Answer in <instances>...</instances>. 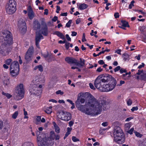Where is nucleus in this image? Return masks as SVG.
Masks as SVG:
<instances>
[{
    "instance_id": "50",
    "label": "nucleus",
    "mask_w": 146,
    "mask_h": 146,
    "mask_svg": "<svg viewBox=\"0 0 146 146\" xmlns=\"http://www.w3.org/2000/svg\"><path fill=\"white\" fill-rule=\"evenodd\" d=\"M125 82L124 81L121 80L120 81V84H117V86H120L122 85V84H123L125 83Z\"/></svg>"
},
{
    "instance_id": "62",
    "label": "nucleus",
    "mask_w": 146,
    "mask_h": 146,
    "mask_svg": "<svg viewBox=\"0 0 146 146\" xmlns=\"http://www.w3.org/2000/svg\"><path fill=\"white\" fill-rule=\"evenodd\" d=\"M58 17H57L55 16L54 18L52 19V20L54 22H55L57 20Z\"/></svg>"
},
{
    "instance_id": "28",
    "label": "nucleus",
    "mask_w": 146,
    "mask_h": 146,
    "mask_svg": "<svg viewBox=\"0 0 146 146\" xmlns=\"http://www.w3.org/2000/svg\"><path fill=\"white\" fill-rule=\"evenodd\" d=\"M121 23L122 26L124 27H129L128 22L124 20L121 21Z\"/></svg>"
},
{
    "instance_id": "61",
    "label": "nucleus",
    "mask_w": 146,
    "mask_h": 146,
    "mask_svg": "<svg viewBox=\"0 0 146 146\" xmlns=\"http://www.w3.org/2000/svg\"><path fill=\"white\" fill-rule=\"evenodd\" d=\"M66 37L68 41H70L71 40V38L69 36L68 34H66Z\"/></svg>"
},
{
    "instance_id": "59",
    "label": "nucleus",
    "mask_w": 146,
    "mask_h": 146,
    "mask_svg": "<svg viewBox=\"0 0 146 146\" xmlns=\"http://www.w3.org/2000/svg\"><path fill=\"white\" fill-rule=\"evenodd\" d=\"M60 7L59 6H56V12L57 13H59V11L60 10Z\"/></svg>"
},
{
    "instance_id": "8",
    "label": "nucleus",
    "mask_w": 146,
    "mask_h": 146,
    "mask_svg": "<svg viewBox=\"0 0 146 146\" xmlns=\"http://www.w3.org/2000/svg\"><path fill=\"white\" fill-rule=\"evenodd\" d=\"M17 3L14 0H9V3L6 7V11L9 14L14 13L17 10Z\"/></svg>"
},
{
    "instance_id": "39",
    "label": "nucleus",
    "mask_w": 146,
    "mask_h": 146,
    "mask_svg": "<svg viewBox=\"0 0 146 146\" xmlns=\"http://www.w3.org/2000/svg\"><path fill=\"white\" fill-rule=\"evenodd\" d=\"M72 20H70L66 24V26L68 27H69L70 26V25L72 22Z\"/></svg>"
},
{
    "instance_id": "30",
    "label": "nucleus",
    "mask_w": 146,
    "mask_h": 146,
    "mask_svg": "<svg viewBox=\"0 0 146 146\" xmlns=\"http://www.w3.org/2000/svg\"><path fill=\"white\" fill-rule=\"evenodd\" d=\"M12 59L9 58L6 59L5 61V63L8 65H9L12 62Z\"/></svg>"
},
{
    "instance_id": "33",
    "label": "nucleus",
    "mask_w": 146,
    "mask_h": 146,
    "mask_svg": "<svg viewBox=\"0 0 146 146\" xmlns=\"http://www.w3.org/2000/svg\"><path fill=\"white\" fill-rule=\"evenodd\" d=\"M141 78L142 80L146 81V72L141 75Z\"/></svg>"
},
{
    "instance_id": "15",
    "label": "nucleus",
    "mask_w": 146,
    "mask_h": 146,
    "mask_svg": "<svg viewBox=\"0 0 146 146\" xmlns=\"http://www.w3.org/2000/svg\"><path fill=\"white\" fill-rule=\"evenodd\" d=\"M98 76H100V79L103 83H105L108 82L110 79H112V78H113L111 76H109L108 75H100Z\"/></svg>"
},
{
    "instance_id": "58",
    "label": "nucleus",
    "mask_w": 146,
    "mask_h": 146,
    "mask_svg": "<svg viewBox=\"0 0 146 146\" xmlns=\"http://www.w3.org/2000/svg\"><path fill=\"white\" fill-rule=\"evenodd\" d=\"M114 16L115 17V18H117L119 17V15L118 13H115Z\"/></svg>"
},
{
    "instance_id": "10",
    "label": "nucleus",
    "mask_w": 146,
    "mask_h": 146,
    "mask_svg": "<svg viewBox=\"0 0 146 146\" xmlns=\"http://www.w3.org/2000/svg\"><path fill=\"white\" fill-rule=\"evenodd\" d=\"M57 116L58 118L62 120L68 121L71 119V115L66 111H62L57 113Z\"/></svg>"
},
{
    "instance_id": "53",
    "label": "nucleus",
    "mask_w": 146,
    "mask_h": 146,
    "mask_svg": "<svg viewBox=\"0 0 146 146\" xmlns=\"http://www.w3.org/2000/svg\"><path fill=\"white\" fill-rule=\"evenodd\" d=\"M89 84L90 87L91 89H93L94 90L95 89V88L94 87V85L92 83H89Z\"/></svg>"
},
{
    "instance_id": "4",
    "label": "nucleus",
    "mask_w": 146,
    "mask_h": 146,
    "mask_svg": "<svg viewBox=\"0 0 146 146\" xmlns=\"http://www.w3.org/2000/svg\"><path fill=\"white\" fill-rule=\"evenodd\" d=\"M85 100L80 97H78L77 100L75 102L76 106L78 110L86 114H90V111H89L87 108L86 107V104L84 106L81 105L82 104L84 103Z\"/></svg>"
},
{
    "instance_id": "57",
    "label": "nucleus",
    "mask_w": 146,
    "mask_h": 146,
    "mask_svg": "<svg viewBox=\"0 0 146 146\" xmlns=\"http://www.w3.org/2000/svg\"><path fill=\"white\" fill-rule=\"evenodd\" d=\"M3 122L1 121L0 120V129H2L3 127Z\"/></svg>"
},
{
    "instance_id": "60",
    "label": "nucleus",
    "mask_w": 146,
    "mask_h": 146,
    "mask_svg": "<svg viewBox=\"0 0 146 146\" xmlns=\"http://www.w3.org/2000/svg\"><path fill=\"white\" fill-rule=\"evenodd\" d=\"M60 137V136L59 135H56V136H55V138L54 139H55L56 140H58L59 139Z\"/></svg>"
},
{
    "instance_id": "12",
    "label": "nucleus",
    "mask_w": 146,
    "mask_h": 146,
    "mask_svg": "<svg viewBox=\"0 0 146 146\" xmlns=\"http://www.w3.org/2000/svg\"><path fill=\"white\" fill-rule=\"evenodd\" d=\"M18 26L19 30L22 33H25L26 31L27 27L26 23L24 20L21 19L20 20L18 23Z\"/></svg>"
},
{
    "instance_id": "14",
    "label": "nucleus",
    "mask_w": 146,
    "mask_h": 146,
    "mask_svg": "<svg viewBox=\"0 0 146 146\" xmlns=\"http://www.w3.org/2000/svg\"><path fill=\"white\" fill-rule=\"evenodd\" d=\"M11 49L9 48L3 44L0 47V53L3 56L8 55Z\"/></svg>"
},
{
    "instance_id": "41",
    "label": "nucleus",
    "mask_w": 146,
    "mask_h": 146,
    "mask_svg": "<svg viewBox=\"0 0 146 146\" xmlns=\"http://www.w3.org/2000/svg\"><path fill=\"white\" fill-rule=\"evenodd\" d=\"M72 141L74 142L78 141H80L79 139L77 138L75 136H73L72 137Z\"/></svg>"
},
{
    "instance_id": "7",
    "label": "nucleus",
    "mask_w": 146,
    "mask_h": 146,
    "mask_svg": "<svg viewBox=\"0 0 146 146\" xmlns=\"http://www.w3.org/2000/svg\"><path fill=\"white\" fill-rule=\"evenodd\" d=\"M10 72L13 76L17 75L19 71V64L17 61H13L11 64L10 66Z\"/></svg>"
},
{
    "instance_id": "16",
    "label": "nucleus",
    "mask_w": 146,
    "mask_h": 146,
    "mask_svg": "<svg viewBox=\"0 0 146 146\" xmlns=\"http://www.w3.org/2000/svg\"><path fill=\"white\" fill-rule=\"evenodd\" d=\"M35 43L36 45L38 48L39 47V44L41 39L43 38V36L39 32L36 31V32Z\"/></svg>"
},
{
    "instance_id": "34",
    "label": "nucleus",
    "mask_w": 146,
    "mask_h": 146,
    "mask_svg": "<svg viewBox=\"0 0 146 146\" xmlns=\"http://www.w3.org/2000/svg\"><path fill=\"white\" fill-rule=\"evenodd\" d=\"M22 146H34L30 142H25Z\"/></svg>"
},
{
    "instance_id": "47",
    "label": "nucleus",
    "mask_w": 146,
    "mask_h": 146,
    "mask_svg": "<svg viewBox=\"0 0 146 146\" xmlns=\"http://www.w3.org/2000/svg\"><path fill=\"white\" fill-rule=\"evenodd\" d=\"M70 43L69 42H66V44H65V47L66 48V49L67 50H68L69 47V45H70Z\"/></svg>"
},
{
    "instance_id": "64",
    "label": "nucleus",
    "mask_w": 146,
    "mask_h": 146,
    "mask_svg": "<svg viewBox=\"0 0 146 146\" xmlns=\"http://www.w3.org/2000/svg\"><path fill=\"white\" fill-rule=\"evenodd\" d=\"M145 64L144 63H142V64L140 65L138 67V68L140 69L144 66Z\"/></svg>"
},
{
    "instance_id": "20",
    "label": "nucleus",
    "mask_w": 146,
    "mask_h": 146,
    "mask_svg": "<svg viewBox=\"0 0 146 146\" xmlns=\"http://www.w3.org/2000/svg\"><path fill=\"white\" fill-rule=\"evenodd\" d=\"M36 86H37L36 85L34 84L33 85V87L31 89V91L33 93L36 95H38L41 93L40 91L38 89V88H37Z\"/></svg>"
},
{
    "instance_id": "6",
    "label": "nucleus",
    "mask_w": 146,
    "mask_h": 146,
    "mask_svg": "<svg viewBox=\"0 0 146 146\" xmlns=\"http://www.w3.org/2000/svg\"><path fill=\"white\" fill-rule=\"evenodd\" d=\"M24 96V89L23 84H20L17 86L15 89V99L19 100L21 99Z\"/></svg>"
},
{
    "instance_id": "55",
    "label": "nucleus",
    "mask_w": 146,
    "mask_h": 146,
    "mask_svg": "<svg viewBox=\"0 0 146 146\" xmlns=\"http://www.w3.org/2000/svg\"><path fill=\"white\" fill-rule=\"evenodd\" d=\"M41 116H38L37 117V118H36V121H37L39 122L41 121Z\"/></svg>"
},
{
    "instance_id": "5",
    "label": "nucleus",
    "mask_w": 146,
    "mask_h": 146,
    "mask_svg": "<svg viewBox=\"0 0 146 146\" xmlns=\"http://www.w3.org/2000/svg\"><path fill=\"white\" fill-rule=\"evenodd\" d=\"M2 41L4 45L11 44L12 42V38L11 33L7 30L4 31L2 33Z\"/></svg>"
},
{
    "instance_id": "43",
    "label": "nucleus",
    "mask_w": 146,
    "mask_h": 146,
    "mask_svg": "<svg viewBox=\"0 0 146 146\" xmlns=\"http://www.w3.org/2000/svg\"><path fill=\"white\" fill-rule=\"evenodd\" d=\"M120 68L121 67L120 66H117L114 69V71L116 72L119 70H120Z\"/></svg>"
},
{
    "instance_id": "56",
    "label": "nucleus",
    "mask_w": 146,
    "mask_h": 146,
    "mask_svg": "<svg viewBox=\"0 0 146 146\" xmlns=\"http://www.w3.org/2000/svg\"><path fill=\"white\" fill-rule=\"evenodd\" d=\"M98 63L100 65H103L104 64V62L102 60H100L98 61Z\"/></svg>"
},
{
    "instance_id": "49",
    "label": "nucleus",
    "mask_w": 146,
    "mask_h": 146,
    "mask_svg": "<svg viewBox=\"0 0 146 146\" xmlns=\"http://www.w3.org/2000/svg\"><path fill=\"white\" fill-rule=\"evenodd\" d=\"M52 55V54L49 55L48 54V53L47 52V53L46 54H44L43 55V56L44 57V58H46L47 57H48V56H49V57L51 56Z\"/></svg>"
},
{
    "instance_id": "1",
    "label": "nucleus",
    "mask_w": 146,
    "mask_h": 146,
    "mask_svg": "<svg viewBox=\"0 0 146 146\" xmlns=\"http://www.w3.org/2000/svg\"><path fill=\"white\" fill-rule=\"evenodd\" d=\"M106 103L104 100H97L93 96L89 97L86 103V107L91 113L87 114L93 115L100 114L102 111V107H104Z\"/></svg>"
},
{
    "instance_id": "24",
    "label": "nucleus",
    "mask_w": 146,
    "mask_h": 146,
    "mask_svg": "<svg viewBox=\"0 0 146 146\" xmlns=\"http://www.w3.org/2000/svg\"><path fill=\"white\" fill-rule=\"evenodd\" d=\"M54 34L56 35L62 39H64V36L62 33L59 31H56L54 32Z\"/></svg>"
},
{
    "instance_id": "31",
    "label": "nucleus",
    "mask_w": 146,
    "mask_h": 146,
    "mask_svg": "<svg viewBox=\"0 0 146 146\" xmlns=\"http://www.w3.org/2000/svg\"><path fill=\"white\" fill-rule=\"evenodd\" d=\"M54 128L55 129V131L57 133H60V129L58 126L56 124L54 125Z\"/></svg>"
},
{
    "instance_id": "11",
    "label": "nucleus",
    "mask_w": 146,
    "mask_h": 146,
    "mask_svg": "<svg viewBox=\"0 0 146 146\" xmlns=\"http://www.w3.org/2000/svg\"><path fill=\"white\" fill-rule=\"evenodd\" d=\"M100 76H98L96 78L94 81V84L95 87L97 88L103 92L104 87V84H103V82L100 79Z\"/></svg>"
},
{
    "instance_id": "9",
    "label": "nucleus",
    "mask_w": 146,
    "mask_h": 146,
    "mask_svg": "<svg viewBox=\"0 0 146 146\" xmlns=\"http://www.w3.org/2000/svg\"><path fill=\"white\" fill-rule=\"evenodd\" d=\"M117 84V81L114 78H112L110 80V83L107 84H104L103 92H108L113 90Z\"/></svg>"
},
{
    "instance_id": "19",
    "label": "nucleus",
    "mask_w": 146,
    "mask_h": 146,
    "mask_svg": "<svg viewBox=\"0 0 146 146\" xmlns=\"http://www.w3.org/2000/svg\"><path fill=\"white\" fill-rule=\"evenodd\" d=\"M27 10L28 12V17L31 20L34 17V13L31 6L28 7Z\"/></svg>"
},
{
    "instance_id": "48",
    "label": "nucleus",
    "mask_w": 146,
    "mask_h": 146,
    "mask_svg": "<svg viewBox=\"0 0 146 146\" xmlns=\"http://www.w3.org/2000/svg\"><path fill=\"white\" fill-rule=\"evenodd\" d=\"M104 52L102 51L100 52L98 54H96L95 53H94L93 54V55L94 57H96L97 56H98L102 54H103Z\"/></svg>"
},
{
    "instance_id": "23",
    "label": "nucleus",
    "mask_w": 146,
    "mask_h": 146,
    "mask_svg": "<svg viewBox=\"0 0 146 146\" xmlns=\"http://www.w3.org/2000/svg\"><path fill=\"white\" fill-rule=\"evenodd\" d=\"M3 82L4 85L7 86L9 83V78L7 76H4L3 78Z\"/></svg>"
},
{
    "instance_id": "18",
    "label": "nucleus",
    "mask_w": 146,
    "mask_h": 146,
    "mask_svg": "<svg viewBox=\"0 0 146 146\" xmlns=\"http://www.w3.org/2000/svg\"><path fill=\"white\" fill-rule=\"evenodd\" d=\"M65 60L67 63L70 64H74L77 62V60L72 57L68 56L66 57Z\"/></svg>"
},
{
    "instance_id": "32",
    "label": "nucleus",
    "mask_w": 146,
    "mask_h": 146,
    "mask_svg": "<svg viewBox=\"0 0 146 146\" xmlns=\"http://www.w3.org/2000/svg\"><path fill=\"white\" fill-rule=\"evenodd\" d=\"M19 113L18 111H16L12 115V118L14 119H15L17 118V116L18 115Z\"/></svg>"
},
{
    "instance_id": "38",
    "label": "nucleus",
    "mask_w": 146,
    "mask_h": 146,
    "mask_svg": "<svg viewBox=\"0 0 146 146\" xmlns=\"http://www.w3.org/2000/svg\"><path fill=\"white\" fill-rule=\"evenodd\" d=\"M134 129L132 127L131 129L127 131V132L129 133L130 135H131L133 134V132L134 131Z\"/></svg>"
},
{
    "instance_id": "2",
    "label": "nucleus",
    "mask_w": 146,
    "mask_h": 146,
    "mask_svg": "<svg viewBox=\"0 0 146 146\" xmlns=\"http://www.w3.org/2000/svg\"><path fill=\"white\" fill-rule=\"evenodd\" d=\"M38 133H39L40 132L37 131L36 133L37 140L38 146H48L50 143L49 139H50L51 141L54 140L55 138V136H56V134L53 131H52L50 132V135L49 138L45 137L42 138L38 134Z\"/></svg>"
},
{
    "instance_id": "40",
    "label": "nucleus",
    "mask_w": 146,
    "mask_h": 146,
    "mask_svg": "<svg viewBox=\"0 0 146 146\" xmlns=\"http://www.w3.org/2000/svg\"><path fill=\"white\" fill-rule=\"evenodd\" d=\"M135 3V1H131L130 3V4H129V8L130 9H131L132 8V7L134 6L133 4Z\"/></svg>"
},
{
    "instance_id": "52",
    "label": "nucleus",
    "mask_w": 146,
    "mask_h": 146,
    "mask_svg": "<svg viewBox=\"0 0 146 146\" xmlns=\"http://www.w3.org/2000/svg\"><path fill=\"white\" fill-rule=\"evenodd\" d=\"M138 107L137 106L134 107L131 109L132 111H133L135 110H138Z\"/></svg>"
},
{
    "instance_id": "63",
    "label": "nucleus",
    "mask_w": 146,
    "mask_h": 146,
    "mask_svg": "<svg viewBox=\"0 0 146 146\" xmlns=\"http://www.w3.org/2000/svg\"><path fill=\"white\" fill-rule=\"evenodd\" d=\"M71 35L72 36H76L77 35V33L75 31H72Z\"/></svg>"
},
{
    "instance_id": "54",
    "label": "nucleus",
    "mask_w": 146,
    "mask_h": 146,
    "mask_svg": "<svg viewBox=\"0 0 146 146\" xmlns=\"http://www.w3.org/2000/svg\"><path fill=\"white\" fill-rule=\"evenodd\" d=\"M125 126V127L127 128V129H129L130 127V125L129 123L126 124Z\"/></svg>"
},
{
    "instance_id": "42",
    "label": "nucleus",
    "mask_w": 146,
    "mask_h": 146,
    "mask_svg": "<svg viewBox=\"0 0 146 146\" xmlns=\"http://www.w3.org/2000/svg\"><path fill=\"white\" fill-rule=\"evenodd\" d=\"M132 101L130 99H129L127 101V104L128 106H131L132 104Z\"/></svg>"
},
{
    "instance_id": "13",
    "label": "nucleus",
    "mask_w": 146,
    "mask_h": 146,
    "mask_svg": "<svg viewBox=\"0 0 146 146\" xmlns=\"http://www.w3.org/2000/svg\"><path fill=\"white\" fill-rule=\"evenodd\" d=\"M33 52V48L30 47L25 55V58L27 61H29L32 59V55Z\"/></svg>"
},
{
    "instance_id": "21",
    "label": "nucleus",
    "mask_w": 146,
    "mask_h": 146,
    "mask_svg": "<svg viewBox=\"0 0 146 146\" xmlns=\"http://www.w3.org/2000/svg\"><path fill=\"white\" fill-rule=\"evenodd\" d=\"M80 62L77 60V62L76 63L75 65L81 68L84 66L85 64V60L84 59L82 58H80Z\"/></svg>"
},
{
    "instance_id": "17",
    "label": "nucleus",
    "mask_w": 146,
    "mask_h": 146,
    "mask_svg": "<svg viewBox=\"0 0 146 146\" xmlns=\"http://www.w3.org/2000/svg\"><path fill=\"white\" fill-rule=\"evenodd\" d=\"M42 27L40 31H41V33L43 35L46 36L47 35L48 33V28L46 23L43 22L42 23Z\"/></svg>"
},
{
    "instance_id": "46",
    "label": "nucleus",
    "mask_w": 146,
    "mask_h": 146,
    "mask_svg": "<svg viewBox=\"0 0 146 146\" xmlns=\"http://www.w3.org/2000/svg\"><path fill=\"white\" fill-rule=\"evenodd\" d=\"M56 94H60L61 95H62L64 94V92H63L61 91L60 90H58V91H56Z\"/></svg>"
},
{
    "instance_id": "37",
    "label": "nucleus",
    "mask_w": 146,
    "mask_h": 146,
    "mask_svg": "<svg viewBox=\"0 0 146 146\" xmlns=\"http://www.w3.org/2000/svg\"><path fill=\"white\" fill-rule=\"evenodd\" d=\"M123 57L125 61L128 58V55L127 54L125 53L123 54Z\"/></svg>"
},
{
    "instance_id": "26",
    "label": "nucleus",
    "mask_w": 146,
    "mask_h": 146,
    "mask_svg": "<svg viewBox=\"0 0 146 146\" xmlns=\"http://www.w3.org/2000/svg\"><path fill=\"white\" fill-rule=\"evenodd\" d=\"M52 107L51 106L47 107L44 110V111L48 114H50L52 112Z\"/></svg>"
},
{
    "instance_id": "25",
    "label": "nucleus",
    "mask_w": 146,
    "mask_h": 146,
    "mask_svg": "<svg viewBox=\"0 0 146 146\" xmlns=\"http://www.w3.org/2000/svg\"><path fill=\"white\" fill-rule=\"evenodd\" d=\"M37 69L40 72H42L43 71V67L41 65H39L36 66L34 68V70H36Z\"/></svg>"
},
{
    "instance_id": "35",
    "label": "nucleus",
    "mask_w": 146,
    "mask_h": 146,
    "mask_svg": "<svg viewBox=\"0 0 146 146\" xmlns=\"http://www.w3.org/2000/svg\"><path fill=\"white\" fill-rule=\"evenodd\" d=\"M2 94L3 95L7 97L8 98H10L12 96L10 94H9L8 93H6L3 92H2Z\"/></svg>"
},
{
    "instance_id": "22",
    "label": "nucleus",
    "mask_w": 146,
    "mask_h": 146,
    "mask_svg": "<svg viewBox=\"0 0 146 146\" xmlns=\"http://www.w3.org/2000/svg\"><path fill=\"white\" fill-rule=\"evenodd\" d=\"M40 27L39 22L37 20H35L33 22V28L34 29L37 30L39 29Z\"/></svg>"
},
{
    "instance_id": "44",
    "label": "nucleus",
    "mask_w": 146,
    "mask_h": 146,
    "mask_svg": "<svg viewBox=\"0 0 146 146\" xmlns=\"http://www.w3.org/2000/svg\"><path fill=\"white\" fill-rule=\"evenodd\" d=\"M127 71L125 69L123 68H121L120 70V72L122 74L123 73H125Z\"/></svg>"
},
{
    "instance_id": "45",
    "label": "nucleus",
    "mask_w": 146,
    "mask_h": 146,
    "mask_svg": "<svg viewBox=\"0 0 146 146\" xmlns=\"http://www.w3.org/2000/svg\"><path fill=\"white\" fill-rule=\"evenodd\" d=\"M138 72L136 74H137L138 75H141L142 74H143L144 73H143V70H138Z\"/></svg>"
},
{
    "instance_id": "51",
    "label": "nucleus",
    "mask_w": 146,
    "mask_h": 146,
    "mask_svg": "<svg viewBox=\"0 0 146 146\" xmlns=\"http://www.w3.org/2000/svg\"><path fill=\"white\" fill-rule=\"evenodd\" d=\"M86 41V40L85 38V34L84 33L83 34V36H82V41L83 42H84Z\"/></svg>"
},
{
    "instance_id": "3",
    "label": "nucleus",
    "mask_w": 146,
    "mask_h": 146,
    "mask_svg": "<svg viewBox=\"0 0 146 146\" xmlns=\"http://www.w3.org/2000/svg\"><path fill=\"white\" fill-rule=\"evenodd\" d=\"M114 141L118 143L121 144L124 139L123 132L121 127L119 126L115 127L113 133Z\"/></svg>"
},
{
    "instance_id": "36",
    "label": "nucleus",
    "mask_w": 146,
    "mask_h": 146,
    "mask_svg": "<svg viewBox=\"0 0 146 146\" xmlns=\"http://www.w3.org/2000/svg\"><path fill=\"white\" fill-rule=\"evenodd\" d=\"M134 133H135V135L139 137H141L142 136V135L140 134V133L137 132L135 131H134Z\"/></svg>"
},
{
    "instance_id": "29",
    "label": "nucleus",
    "mask_w": 146,
    "mask_h": 146,
    "mask_svg": "<svg viewBox=\"0 0 146 146\" xmlns=\"http://www.w3.org/2000/svg\"><path fill=\"white\" fill-rule=\"evenodd\" d=\"M8 130L7 128L5 127L2 130L1 133L3 135H7L8 133Z\"/></svg>"
},
{
    "instance_id": "27",
    "label": "nucleus",
    "mask_w": 146,
    "mask_h": 146,
    "mask_svg": "<svg viewBox=\"0 0 146 146\" xmlns=\"http://www.w3.org/2000/svg\"><path fill=\"white\" fill-rule=\"evenodd\" d=\"M88 7V6L85 3H83L80 5L79 8L80 10H83L86 8Z\"/></svg>"
}]
</instances>
